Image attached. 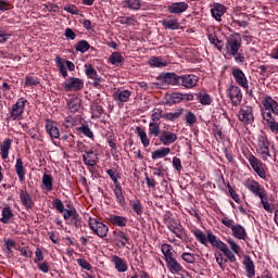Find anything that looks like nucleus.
<instances>
[{"instance_id": "51", "label": "nucleus", "mask_w": 278, "mask_h": 278, "mask_svg": "<svg viewBox=\"0 0 278 278\" xmlns=\"http://www.w3.org/2000/svg\"><path fill=\"white\" fill-rule=\"evenodd\" d=\"M110 62L111 64H121V62H123V54H121V52H113L110 55Z\"/></svg>"}, {"instance_id": "5", "label": "nucleus", "mask_w": 278, "mask_h": 278, "mask_svg": "<svg viewBox=\"0 0 278 278\" xmlns=\"http://www.w3.org/2000/svg\"><path fill=\"white\" fill-rule=\"evenodd\" d=\"M250 166H252L253 170L261 177V179H266V169H264V166L262 164V161L260 159L255 157V155L251 154L249 156Z\"/></svg>"}, {"instance_id": "15", "label": "nucleus", "mask_w": 278, "mask_h": 278, "mask_svg": "<svg viewBox=\"0 0 278 278\" xmlns=\"http://www.w3.org/2000/svg\"><path fill=\"white\" fill-rule=\"evenodd\" d=\"M227 12V8L225 5L216 3L211 8V14L215 18V21H223V15Z\"/></svg>"}, {"instance_id": "40", "label": "nucleus", "mask_w": 278, "mask_h": 278, "mask_svg": "<svg viewBox=\"0 0 278 278\" xmlns=\"http://www.w3.org/2000/svg\"><path fill=\"white\" fill-rule=\"evenodd\" d=\"M181 114H184V109H179L174 113H164L163 114V118L165 121H177V118H179V116H181Z\"/></svg>"}, {"instance_id": "32", "label": "nucleus", "mask_w": 278, "mask_h": 278, "mask_svg": "<svg viewBox=\"0 0 278 278\" xmlns=\"http://www.w3.org/2000/svg\"><path fill=\"white\" fill-rule=\"evenodd\" d=\"M113 192L117 203H119V205H125V195L123 194V187H121V185H115Z\"/></svg>"}, {"instance_id": "2", "label": "nucleus", "mask_w": 278, "mask_h": 278, "mask_svg": "<svg viewBox=\"0 0 278 278\" xmlns=\"http://www.w3.org/2000/svg\"><path fill=\"white\" fill-rule=\"evenodd\" d=\"M193 236L195 237L197 240L204 247H207V242L213 247V249H222L225 244V242L220 241L214 233L211 231L207 232L205 236L203 231L199 228H195L192 230Z\"/></svg>"}, {"instance_id": "45", "label": "nucleus", "mask_w": 278, "mask_h": 278, "mask_svg": "<svg viewBox=\"0 0 278 278\" xmlns=\"http://www.w3.org/2000/svg\"><path fill=\"white\" fill-rule=\"evenodd\" d=\"M198 101L201 105H211L212 97L207 93H198Z\"/></svg>"}, {"instance_id": "25", "label": "nucleus", "mask_w": 278, "mask_h": 278, "mask_svg": "<svg viewBox=\"0 0 278 278\" xmlns=\"http://www.w3.org/2000/svg\"><path fill=\"white\" fill-rule=\"evenodd\" d=\"M83 160L87 166H94L97 164V154L94 151H86V154L83 155Z\"/></svg>"}, {"instance_id": "37", "label": "nucleus", "mask_w": 278, "mask_h": 278, "mask_svg": "<svg viewBox=\"0 0 278 278\" xmlns=\"http://www.w3.org/2000/svg\"><path fill=\"white\" fill-rule=\"evenodd\" d=\"M170 153V148H161L152 152V160H160L162 157H166Z\"/></svg>"}, {"instance_id": "44", "label": "nucleus", "mask_w": 278, "mask_h": 278, "mask_svg": "<svg viewBox=\"0 0 278 278\" xmlns=\"http://www.w3.org/2000/svg\"><path fill=\"white\" fill-rule=\"evenodd\" d=\"M85 73L89 79H96L99 74H97V70L91 64H86L85 65Z\"/></svg>"}, {"instance_id": "50", "label": "nucleus", "mask_w": 278, "mask_h": 278, "mask_svg": "<svg viewBox=\"0 0 278 278\" xmlns=\"http://www.w3.org/2000/svg\"><path fill=\"white\" fill-rule=\"evenodd\" d=\"M185 123H187L189 127H192V125L197 123V115H194V113H192L191 111L187 112V114L185 115Z\"/></svg>"}, {"instance_id": "6", "label": "nucleus", "mask_w": 278, "mask_h": 278, "mask_svg": "<svg viewBox=\"0 0 278 278\" xmlns=\"http://www.w3.org/2000/svg\"><path fill=\"white\" fill-rule=\"evenodd\" d=\"M62 86L67 92L77 91L84 88V80L80 78L70 77Z\"/></svg>"}, {"instance_id": "20", "label": "nucleus", "mask_w": 278, "mask_h": 278, "mask_svg": "<svg viewBox=\"0 0 278 278\" xmlns=\"http://www.w3.org/2000/svg\"><path fill=\"white\" fill-rule=\"evenodd\" d=\"M70 218L72 225H75V227H77L79 223V215L77 214V211L75 208L65 210L64 220H70Z\"/></svg>"}, {"instance_id": "24", "label": "nucleus", "mask_w": 278, "mask_h": 278, "mask_svg": "<svg viewBox=\"0 0 278 278\" xmlns=\"http://www.w3.org/2000/svg\"><path fill=\"white\" fill-rule=\"evenodd\" d=\"M136 134H137L138 138H140L141 144L143 147L147 148L151 144V140L149 139V136H147V131H144V129H142V127L137 126Z\"/></svg>"}, {"instance_id": "29", "label": "nucleus", "mask_w": 278, "mask_h": 278, "mask_svg": "<svg viewBox=\"0 0 278 278\" xmlns=\"http://www.w3.org/2000/svg\"><path fill=\"white\" fill-rule=\"evenodd\" d=\"M163 27H165V29H179V20L177 18H167L161 22Z\"/></svg>"}, {"instance_id": "49", "label": "nucleus", "mask_w": 278, "mask_h": 278, "mask_svg": "<svg viewBox=\"0 0 278 278\" xmlns=\"http://www.w3.org/2000/svg\"><path fill=\"white\" fill-rule=\"evenodd\" d=\"M90 49V43L86 40H81L76 45V51H79L80 53H86Z\"/></svg>"}, {"instance_id": "52", "label": "nucleus", "mask_w": 278, "mask_h": 278, "mask_svg": "<svg viewBox=\"0 0 278 278\" xmlns=\"http://www.w3.org/2000/svg\"><path fill=\"white\" fill-rule=\"evenodd\" d=\"M160 118H164V114L161 109H155L151 115L152 122L150 123H160Z\"/></svg>"}, {"instance_id": "64", "label": "nucleus", "mask_w": 278, "mask_h": 278, "mask_svg": "<svg viewBox=\"0 0 278 278\" xmlns=\"http://www.w3.org/2000/svg\"><path fill=\"white\" fill-rule=\"evenodd\" d=\"M101 114H103V106H101V105H96V106L93 108V116H94L96 118H101Z\"/></svg>"}, {"instance_id": "9", "label": "nucleus", "mask_w": 278, "mask_h": 278, "mask_svg": "<svg viewBox=\"0 0 278 278\" xmlns=\"http://www.w3.org/2000/svg\"><path fill=\"white\" fill-rule=\"evenodd\" d=\"M25 103H27L25 98H21L15 104H13L11 111V118L13 121H16V118H21V116H23V112H25Z\"/></svg>"}, {"instance_id": "55", "label": "nucleus", "mask_w": 278, "mask_h": 278, "mask_svg": "<svg viewBox=\"0 0 278 278\" xmlns=\"http://www.w3.org/2000/svg\"><path fill=\"white\" fill-rule=\"evenodd\" d=\"M261 203L266 212H268L269 214H273V210H274L273 204L268 202V199L266 198V195L263 199H261Z\"/></svg>"}, {"instance_id": "54", "label": "nucleus", "mask_w": 278, "mask_h": 278, "mask_svg": "<svg viewBox=\"0 0 278 278\" xmlns=\"http://www.w3.org/2000/svg\"><path fill=\"white\" fill-rule=\"evenodd\" d=\"M181 260H184V262H187V264H194V262H197L194 254L188 252L181 254Z\"/></svg>"}, {"instance_id": "22", "label": "nucleus", "mask_w": 278, "mask_h": 278, "mask_svg": "<svg viewBox=\"0 0 278 278\" xmlns=\"http://www.w3.org/2000/svg\"><path fill=\"white\" fill-rule=\"evenodd\" d=\"M166 263H167V268L173 274H179L181 273V270H184V267L181 266V264H179V262H177L175 257L169 258L168 261H166Z\"/></svg>"}, {"instance_id": "21", "label": "nucleus", "mask_w": 278, "mask_h": 278, "mask_svg": "<svg viewBox=\"0 0 278 278\" xmlns=\"http://www.w3.org/2000/svg\"><path fill=\"white\" fill-rule=\"evenodd\" d=\"M243 266L248 277H255V264L249 256H244Z\"/></svg>"}, {"instance_id": "61", "label": "nucleus", "mask_w": 278, "mask_h": 278, "mask_svg": "<svg viewBox=\"0 0 278 278\" xmlns=\"http://www.w3.org/2000/svg\"><path fill=\"white\" fill-rule=\"evenodd\" d=\"M106 173L111 177L115 186L121 185V182H118V175H116V172H114V169H108Z\"/></svg>"}, {"instance_id": "10", "label": "nucleus", "mask_w": 278, "mask_h": 278, "mask_svg": "<svg viewBox=\"0 0 278 278\" xmlns=\"http://www.w3.org/2000/svg\"><path fill=\"white\" fill-rule=\"evenodd\" d=\"M179 79V86H184L185 88H194L199 84V76L193 74L182 75Z\"/></svg>"}, {"instance_id": "33", "label": "nucleus", "mask_w": 278, "mask_h": 278, "mask_svg": "<svg viewBox=\"0 0 278 278\" xmlns=\"http://www.w3.org/2000/svg\"><path fill=\"white\" fill-rule=\"evenodd\" d=\"M219 251H222V253H224V255L227 257L224 260V264H227V262H231L233 264V262H236V255L233 252H231V250H229L226 243H224V247Z\"/></svg>"}, {"instance_id": "62", "label": "nucleus", "mask_w": 278, "mask_h": 278, "mask_svg": "<svg viewBox=\"0 0 278 278\" xmlns=\"http://www.w3.org/2000/svg\"><path fill=\"white\" fill-rule=\"evenodd\" d=\"M77 264L80 265L81 268H85V270H90L92 268V265L84 258H78Z\"/></svg>"}, {"instance_id": "36", "label": "nucleus", "mask_w": 278, "mask_h": 278, "mask_svg": "<svg viewBox=\"0 0 278 278\" xmlns=\"http://www.w3.org/2000/svg\"><path fill=\"white\" fill-rule=\"evenodd\" d=\"M124 8H128V10H140L142 3L140 0H124Z\"/></svg>"}, {"instance_id": "60", "label": "nucleus", "mask_w": 278, "mask_h": 278, "mask_svg": "<svg viewBox=\"0 0 278 278\" xmlns=\"http://www.w3.org/2000/svg\"><path fill=\"white\" fill-rule=\"evenodd\" d=\"M42 260H45V253H42L40 248H37L35 251V263L38 264V262H42Z\"/></svg>"}, {"instance_id": "34", "label": "nucleus", "mask_w": 278, "mask_h": 278, "mask_svg": "<svg viewBox=\"0 0 278 278\" xmlns=\"http://www.w3.org/2000/svg\"><path fill=\"white\" fill-rule=\"evenodd\" d=\"M113 236H115V240L122 244V247H126L129 242V238H127V235L123 232V230H115L113 232Z\"/></svg>"}, {"instance_id": "7", "label": "nucleus", "mask_w": 278, "mask_h": 278, "mask_svg": "<svg viewBox=\"0 0 278 278\" xmlns=\"http://www.w3.org/2000/svg\"><path fill=\"white\" fill-rule=\"evenodd\" d=\"M245 187L248 190H250V192H253V194L260 199H264V197H266V189H264L263 186L255 180H248L245 182Z\"/></svg>"}, {"instance_id": "31", "label": "nucleus", "mask_w": 278, "mask_h": 278, "mask_svg": "<svg viewBox=\"0 0 278 278\" xmlns=\"http://www.w3.org/2000/svg\"><path fill=\"white\" fill-rule=\"evenodd\" d=\"M112 225H116L117 227H126L127 226V218L118 215H111L109 218Z\"/></svg>"}, {"instance_id": "28", "label": "nucleus", "mask_w": 278, "mask_h": 278, "mask_svg": "<svg viewBox=\"0 0 278 278\" xmlns=\"http://www.w3.org/2000/svg\"><path fill=\"white\" fill-rule=\"evenodd\" d=\"M13 217L14 213H12V208L10 206L2 208V218H0V220L3 223V225H8Z\"/></svg>"}, {"instance_id": "19", "label": "nucleus", "mask_w": 278, "mask_h": 278, "mask_svg": "<svg viewBox=\"0 0 278 278\" xmlns=\"http://www.w3.org/2000/svg\"><path fill=\"white\" fill-rule=\"evenodd\" d=\"M181 76H178L175 73L163 74V79L165 84L169 86H179Z\"/></svg>"}, {"instance_id": "12", "label": "nucleus", "mask_w": 278, "mask_h": 278, "mask_svg": "<svg viewBox=\"0 0 278 278\" xmlns=\"http://www.w3.org/2000/svg\"><path fill=\"white\" fill-rule=\"evenodd\" d=\"M239 119L241 123H244L245 125H250V123L253 122V108L252 106H243L241 111L239 112Z\"/></svg>"}, {"instance_id": "27", "label": "nucleus", "mask_w": 278, "mask_h": 278, "mask_svg": "<svg viewBox=\"0 0 278 278\" xmlns=\"http://www.w3.org/2000/svg\"><path fill=\"white\" fill-rule=\"evenodd\" d=\"M232 236L238 240H244L247 238V230L241 225H236L231 229Z\"/></svg>"}, {"instance_id": "41", "label": "nucleus", "mask_w": 278, "mask_h": 278, "mask_svg": "<svg viewBox=\"0 0 278 278\" xmlns=\"http://www.w3.org/2000/svg\"><path fill=\"white\" fill-rule=\"evenodd\" d=\"M42 184H43L46 190H48V191L53 190V177H51V175L43 174Z\"/></svg>"}, {"instance_id": "35", "label": "nucleus", "mask_w": 278, "mask_h": 278, "mask_svg": "<svg viewBox=\"0 0 278 278\" xmlns=\"http://www.w3.org/2000/svg\"><path fill=\"white\" fill-rule=\"evenodd\" d=\"M129 97H131V92L129 90L117 91L115 93V101L127 103V101H129Z\"/></svg>"}, {"instance_id": "42", "label": "nucleus", "mask_w": 278, "mask_h": 278, "mask_svg": "<svg viewBox=\"0 0 278 278\" xmlns=\"http://www.w3.org/2000/svg\"><path fill=\"white\" fill-rule=\"evenodd\" d=\"M150 66H154L156 68H162L166 66V61L162 58L154 56L149 61Z\"/></svg>"}, {"instance_id": "47", "label": "nucleus", "mask_w": 278, "mask_h": 278, "mask_svg": "<svg viewBox=\"0 0 278 278\" xmlns=\"http://www.w3.org/2000/svg\"><path fill=\"white\" fill-rule=\"evenodd\" d=\"M149 135L150 136H160V123H150L149 124Z\"/></svg>"}, {"instance_id": "56", "label": "nucleus", "mask_w": 278, "mask_h": 278, "mask_svg": "<svg viewBox=\"0 0 278 278\" xmlns=\"http://www.w3.org/2000/svg\"><path fill=\"white\" fill-rule=\"evenodd\" d=\"M258 153L262 160H268L270 157V148H258Z\"/></svg>"}, {"instance_id": "4", "label": "nucleus", "mask_w": 278, "mask_h": 278, "mask_svg": "<svg viewBox=\"0 0 278 278\" xmlns=\"http://www.w3.org/2000/svg\"><path fill=\"white\" fill-rule=\"evenodd\" d=\"M242 47V37L240 34L230 35L227 39V49L231 53V55H238V51Z\"/></svg>"}, {"instance_id": "30", "label": "nucleus", "mask_w": 278, "mask_h": 278, "mask_svg": "<svg viewBox=\"0 0 278 278\" xmlns=\"http://www.w3.org/2000/svg\"><path fill=\"white\" fill-rule=\"evenodd\" d=\"M10 149H12V140L5 139L0 148L2 160H8Z\"/></svg>"}, {"instance_id": "48", "label": "nucleus", "mask_w": 278, "mask_h": 278, "mask_svg": "<svg viewBox=\"0 0 278 278\" xmlns=\"http://www.w3.org/2000/svg\"><path fill=\"white\" fill-rule=\"evenodd\" d=\"M130 205L134 210V212L138 215V216H142V204L139 202V200H134L130 202Z\"/></svg>"}, {"instance_id": "8", "label": "nucleus", "mask_w": 278, "mask_h": 278, "mask_svg": "<svg viewBox=\"0 0 278 278\" xmlns=\"http://www.w3.org/2000/svg\"><path fill=\"white\" fill-rule=\"evenodd\" d=\"M227 94L232 102V105H240L242 102V91L238 86H230L227 90Z\"/></svg>"}, {"instance_id": "14", "label": "nucleus", "mask_w": 278, "mask_h": 278, "mask_svg": "<svg viewBox=\"0 0 278 278\" xmlns=\"http://www.w3.org/2000/svg\"><path fill=\"white\" fill-rule=\"evenodd\" d=\"M46 131L50 136V138H54L55 140L60 138V128H58L55 122L51 119L46 121Z\"/></svg>"}, {"instance_id": "58", "label": "nucleus", "mask_w": 278, "mask_h": 278, "mask_svg": "<svg viewBox=\"0 0 278 278\" xmlns=\"http://www.w3.org/2000/svg\"><path fill=\"white\" fill-rule=\"evenodd\" d=\"M227 242L230 245L231 251L235 252L236 255H239L240 254V245L236 244V241H233V239H228Z\"/></svg>"}, {"instance_id": "39", "label": "nucleus", "mask_w": 278, "mask_h": 278, "mask_svg": "<svg viewBox=\"0 0 278 278\" xmlns=\"http://www.w3.org/2000/svg\"><path fill=\"white\" fill-rule=\"evenodd\" d=\"M55 63H56V66H58L59 71H60L61 75L63 77H68V72H66V64L64 63L62 58L56 56L55 58Z\"/></svg>"}, {"instance_id": "43", "label": "nucleus", "mask_w": 278, "mask_h": 278, "mask_svg": "<svg viewBox=\"0 0 278 278\" xmlns=\"http://www.w3.org/2000/svg\"><path fill=\"white\" fill-rule=\"evenodd\" d=\"M173 97L176 99V101H193L194 96L192 93H174Z\"/></svg>"}, {"instance_id": "26", "label": "nucleus", "mask_w": 278, "mask_h": 278, "mask_svg": "<svg viewBox=\"0 0 278 278\" xmlns=\"http://www.w3.org/2000/svg\"><path fill=\"white\" fill-rule=\"evenodd\" d=\"M15 172L20 181H25V167L23 166V159H16Z\"/></svg>"}, {"instance_id": "59", "label": "nucleus", "mask_w": 278, "mask_h": 278, "mask_svg": "<svg viewBox=\"0 0 278 278\" xmlns=\"http://www.w3.org/2000/svg\"><path fill=\"white\" fill-rule=\"evenodd\" d=\"M270 147L268 139L266 137L258 138V149H267Z\"/></svg>"}, {"instance_id": "3", "label": "nucleus", "mask_w": 278, "mask_h": 278, "mask_svg": "<svg viewBox=\"0 0 278 278\" xmlns=\"http://www.w3.org/2000/svg\"><path fill=\"white\" fill-rule=\"evenodd\" d=\"M89 227L93 231V233L98 235L99 238H105L108 232L110 231V227L108 225L94 219H89Z\"/></svg>"}, {"instance_id": "46", "label": "nucleus", "mask_w": 278, "mask_h": 278, "mask_svg": "<svg viewBox=\"0 0 278 278\" xmlns=\"http://www.w3.org/2000/svg\"><path fill=\"white\" fill-rule=\"evenodd\" d=\"M162 253L165 256V262H167L169 258H173V247L168 244H163Z\"/></svg>"}, {"instance_id": "13", "label": "nucleus", "mask_w": 278, "mask_h": 278, "mask_svg": "<svg viewBox=\"0 0 278 278\" xmlns=\"http://www.w3.org/2000/svg\"><path fill=\"white\" fill-rule=\"evenodd\" d=\"M159 140L164 147H168V144H173V142L177 141V134L168 130H162Z\"/></svg>"}, {"instance_id": "57", "label": "nucleus", "mask_w": 278, "mask_h": 278, "mask_svg": "<svg viewBox=\"0 0 278 278\" xmlns=\"http://www.w3.org/2000/svg\"><path fill=\"white\" fill-rule=\"evenodd\" d=\"M78 131H80V134H84V136H87V138H92L94 136L92 134V130H90V127H88V126L79 127Z\"/></svg>"}, {"instance_id": "16", "label": "nucleus", "mask_w": 278, "mask_h": 278, "mask_svg": "<svg viewBox=\"0 0 278 278\" xmlns=\"http://www.w3.org/2000/svg\"><path fill=\"white\" fill-rule=\"evenodd\" d=\"M188 10V3L186 2H174L168 8L169 14H184Z\"/></svg>"}, {"instance_id": "38", "label": "nucleus", "mask_w": 278, "mask_h": 278, "mask_svg": "<svg viewBox=\"0 0 278 278\" xmlns=\"http://www.w3.org/2000/svg\"><path fill=\"white\" fill-rule=\"evenodd\" d=\"M81 108V100L79 98H74L68 102V110L75 114V112H79Z\"/></svg>"}, {"instance_id": "63", "label": "nucleus", "mask_w": 278, "mask_h": 278, "mask_svg": "<svg viewBox=\"0 0 278 278\" xmlns=\"http://www.w3.org/2000/svg\"><path fill=\"white\" fill-rule=\"evenodd\" d=\"M53 207L58 210L61 214L64 213V204L62 203V200L56 199L53 201Z\"/></svg>"}, {"instance_id": "53", "label": "nucleus", "mask_w": 278, "mask_h": 278, "mask_svg": "<svg viewBox=\"0 0 278 278\" xmlns=\"http://www.w3.org/2000/svg\"><path fill=\"white\" fill-rule=\"evenodd\" d=\"M208 40L212 45H215L216 49H218L219 51L220 49H223V42L218 40V37H216L215 34L208 35Z\"/></svg>"}, {"instance_id": "1", "label": "nucleus", "mask_w": 278, "mask_h": 278, "mask_svg": "<svg viewBox=\"0 0 278 278\" xmlns=\"http://www.w3.org/2000/svg\"><path fill=\"white\" fill-rule=\"evenodd\" d=\"M263 118L266 122V127L270 129L273 134H278V122L275 116H278V104L273 98L266 96L263 98ZM275 114V116H273Z\"/></svg>"}, {"instance_id": "11", "label": "nucleus", "mask_w": 278, "mask_h": 278, "mask_svg": "<svg viewBox=\"0 0 278 278\" xmlns=\"http://www.w3.org/2000/svg\"><path fill=\"white\" fill-rule=\"evenodd\" d=\"M232 76L235 77L238 86H241V88H249V80H247V76L242 70L232 67Z\"/></svg>"}, {"instance_id": "18", "label": "nucleus", "mask_w": 278, "mask_h": 278, "mask_svg": "<svg viewBox=\"0 0 278 278\" xmlns=\"http://www.w3.org/2000/svg\"><path fill=\"white\" fill-rule=\"evenodd\" d=\"M167 227L169 231H172L173 233H175V236H177V238L184 237V226H181L179 222L170 220Z\"/></svg>"}, {"instance_id": "17", "label": "nucleus", "mask_w": 278, "mask_h": 278, "mask_svg": "<svg viewBox=\"0 0 278 278\" xmlns=\"http://www.w3.org/2000/svg\"><path fill=\"white\" fill-rule=\"evenodd\" d=\"M111 262L114 264L117 273H127V263L121 256H111Z\"/></svg>"}, {"instance_id": "23", "label": "nucleus", "mask_w": 278, "mask_h": 278, "mask_svg": "<svg viewBox=\"0 0 278 278\" xmlns=\"http://www.w3.org/2000/svg\"><path fill=\"white\" fill-rule=\"evenodd\" d=\"M20 199L22 205H24L26 210H31V207H34V200H31V195H29L27 191H22L20 194Z\"/></svg>"}]
</instances>
